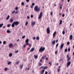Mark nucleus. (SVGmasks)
Returning <instances> with one entry per match:
<instances>
[{"mask_svg": "<svg viewBox=\"0 0 74 74\" xmlns=\"http://www.w3.org/2000/svg\"><path fill=\"white\" fill-rule=\"evenodd\" d=\"M60 8L62 10V6H59Z\"/></svg>", "mask_w": 74, "mask_h": 74, "instance_id": "obj_60", "label": "nucleus"}, {"mask_svg": "<svg viewBox=\"0 0 74 74\" xmlns=\"http://www.w3.org/2000/svg\"><path fill=\"white\" fill-rule=\"evenodd\" d=\"M65 52H67V49H65Z\"/></svg>", "mask_w": 74, "mask_h": 74, "instance_id": "obj_46", "label": "nucleus"}, {"mask_svg": "<svg viewBox=\"0 0 74 74\" xmlns=\"http://www.w3.org/2000/svg\"><path fill=\"white\" fill-rule=\"evenodd\" d=\"M44 71H45V69H42L41 70V71L40 72V74H43L44 73Z\"/></svg>", "mask_w": 74, "mask_h": 74, "instance_id": "obj_9", "label": "nucleus"}, {"mask_svg": "<svg viewBox=\"0 0 74 74\" xmlns=\"http://www.w3.org/2000/svg\"><path fill=\"white\" fill-rule=\"evenodd\" d=\"M38 66H42V64H41V63L39 62L38 63Z\"/></svg>", "mask_w": 74, "mask_h": 74, "instance_id": "obj_26", "label": "nucleus"}, {"mask_svg": "<svg viewBox=\"0 0 74 74\" xmlns=\"http://www.w3.org/2000/svg\"><path fill=\"white\" fill-rule=\"evenodd\" d=\"M34 10L36 12H39L40 11V8H38V6H35L34 8Z\"/></svg>", "mask_w": 74, "mask_h": 74, "instance_id": "obj_1", "label": "nucleus"}, {"mask_svg": "<svg viewBox=\"0 0 74 74\" xmlns=\"http://www.w3.org/2000/svg\"><path fill=\"white\" fill-rule=\"evenodd\" d=\"M28 24V22L27 21L25 23V26H27Z\"/></svg>", "mask_w": 74, "mask_h": 74, "instance_id": "obj_35", "label": "nucleus"}, {"mask_svg": "<svg viewBox=\"0 0 74 74\" xmlns=\"http://www.w3.org/2000/svg\"><path fill=\"white\" fill-rule=\"evenodd\" d=\"M34 5H35V3H33L32 4V5L33 6Z\"/></svg>", "mask_w": 74, "mask_h": 74, "instance_id": "obj_56", "label": "nucleus"}, {"mask_svg": "<svg viewBox=\"0 0 74 74\" xmlns=\"http://www.w3.org/2000/svg\"><path fill=\"white\" fill-rule=\"evenodd\" d=\"M9 18H10V16L8 15V17H7V18H6V20H8V19H9Z\"/></svg>", "mask_w": 74, "mask_h": 74, "instance_id": "obj_28", "label": "nucleus"}, {"mask_svg": "<svg viewBox=\"0 0 74 74\" xmlns=\"http://www.w3.org/2000/svg\"><path fill=\"white\" fill-rule=\"evenodd\" d=\"M68 59L67 60V61H70V60L71 59V57H69V58H68Z\"/></svg>", "mask_w": 74, "mask_h": 74, "instance_id": "obj_22", "label": "nucleus"}, {"mask_svg": "<svg viewBox=\"0 0 74 74\" xmlns=\"http://www.w3.org/2000/svg\"><path fill=\"white\" fill-rule=\"evenodd\" d=\"M57 71L58 72H60V69H58V70H57Z\"/></svg>", "mask_w": 74, "mask_h": 74, "instance_id": "obj_51", "label": "nucleus"}, {"mask_svg": "<svg viewBox=\"0 0 74 74\" xmlns=\"http://www.w3.org/2000/svg\"><path fill=\"white\" fill-rule=\"evenodd\" d=\"M15 9L16 10H17L18 9V7H16V8H15Z\"/></svg>", "mask_w": 74, "mask_h": 74, "instance_id": "obj_42", "label": "nucleus"}, {"mask_svg": "<svg viewBox=\"0 0 74 74\" xmlns=\"http://www.w3.org/2000/svg\"><path fill=\"white\" fill-rule=\"evenodd\" d=\"M31 18H33V15H31Z\"/></svg>", "mask_w": 74, "mask_h": 74, "instance_id": "obj_52", "label": "nucleus"}, {"mask_svg": "<svg viewBox=\"0 0 74 74\" xmlns=\"http://www.w3.org/2000/svg\"><path fill=\"white\" fill-rule=\"evenodd\" d=\"M55 54H57V53H58V51H56L55 52Z\"/></svg>", "mask_w": 74, "mask_h": 74, "instance_id": "obj_57", "label": "nucleus"}, {"mask_svg": "<svg viewBox=\"0 0 74 74\" xmlns=\"http://www.w3.org/2000/svg\"><path fill=\"white\" fill-rule=\"evenodd\" d=\"M11 24H8L7 25V27H9L11 26Z\"/></svg>", "mask_w": 74, "mask_h": 74, "instance_id": "obj_31", "label": "nucleus"}, {"mask_svg": "<svg viewBox=\"0 0 74 74\" xmlns=\"http://www.w3.org/2000/svg\"><path fill=\"white\" fill-rule=\"evenodd\" d=\"M7 33H11V32L9 30H8L7 31Z\"/></svg>", "mask_w": 74, "mask_h": 74, "instance_id": "obj_17", "label": "nucleus"}, {"mask_svg": "<svg viewBox=\"0 0 74 74\" xmlns=\"http://www.w3.org/2000/svg\"><path fill=\"white\" fill-rule=\"evenodd\" d=\"M29 45V47H30H30H32V45H30V44H29V45Z\"/></svg>", "mask_w": 74, "mask_h": 74, "instance_id": "obj_62", "label": "nucleus"}, {"mask_svg": "<svg viewBox=\"0 0 74 74\" xmlns=\"http://www.w3.org/2000/svg\"><path fill=\"white\" fill-rule=\"evenodd\" d=\"M42 12H41L39 16L38 19H40V18H41L42 17Z\"/></svg>", "mask_w": 74, "mask_h": 74, "instance_id": "obj_6", "label": "nucleus"}, {"mask_svg": "<svg viewBox=\"0 0 74 74\" xmlns=\"http://www.w3.org/2000/svg\"><path fill=\"white\" fill-rule=\"evenodd\" d=\"M40 39V38H39V37L37 36L36 37V39L37 40H38Z\"/></svg>", "mask_w": 74, "mask_h": 74, "instance_id": "obj_27", "label": "nucleus"}, {"mask_svg": "<svg viewBox=\"0 0 74 74\" xmlns=\"http://www.w3.org/2000/svg\"><path fill=\"white\" fill-rule=\"evenodd\" d=\"M26 45H26V44H25V45H24V46H23L24 48H26Z\"/></svg>", "mask_w": 74, "mask_h": 74, "instance_id": "obj_45", "label": "nucleus"}, {"mask_svg": "<svg viewBox=\"0 0 74 74\" xmlns=\"http://www.w3.org/2000/svg\"><path fill=\"white\" fill-rule=\"evenodd\" d=\"M11 63H12L11 62L8 61V65H9V64H11Z\"/></svg>", "mask_w": 74, "mask_h": 74, "instance_id": "obj_19", "label": "nucleus"}, {"mask_svg": "<svg viewBox=\"0 0 74 74\" xmlns=\"http://www.w3.org/2000/svg\"><path fill=\"white\" fill-rule=\"evenodd\" d=\"M62 20H61L60 21V22L59 25H61V24H62Z\"/></svg>", "mask_w": 74, "mask_h": 74, "instance_id": "obj_25", "label": "nucleus"}, {"mask_svg": "<svg viewBox=\"0 0 74 74\" xmlns=\"http://www.w3.org/2000/svg\"><path fill=\"white\" fill-rule=\"evenodd\" d=\"M64 43H62L61 44V46L60 47V49H63V47H64Z\"/></svg>", "mask_w": 74, "mask_h": 74, "instance_id": "obj_5", "label": "nucleus"}, {"mask_svg": "<svg viewBox=\"0 0 74 74\" xmlns=\"http://www.w3.org/2000/svg\"><path fill=\"white\" fill-rule=\"evenodd\" d=\"M56 32H55L53 33V38H55V35H56Z\"/></svg>", "mask_w": 74, "mask_h": 74, "instance_id": "obj_10", "label": "nucleus"}, {"mask_svg": "<svg viewBox=\"0 0 74 74\" xmlns=\"http://www.w3.org/2000/svg\"><path fill=\"white\" fill-rule=\"evenodd\" d=\"M63 34H65V32L63 31L62 32Z\"/></svg>", "mask_w": 74, "mask_h": 74, "instance_id": "obj_41", "label": "nucleus"}, {"mask_svg": "<svg viewBox=\"0 0 74 74\" xmlns=\"http://www.w3.org/2000/svg\"><path fill=\"white\" fill-rule=\"evenodd\" d=\"M45 47H41L40 48L39 50V51L40 52H41L44 51V50H45Z\"/></svg>", "mask_w": 74, "mask_h": 74, "instance_id": "obj_2", "label": "nucleus"}, {"mask_svg": "<svg viewBox=\"0 0 74 74\" xmlns=\"http://www.w3.org/2000/svg\"><path fill=\"white\" fill-rule=\"evenodd\" d=\"M46 57V56H45V57L44 56H42V59H45V57Z\"/></svg>", "mask_w": 74, "mask_h": 74, "instance_id": "obj_29", "label": "nucleus"}, {"mask_svg": "<svg viewBox=\"0 0 74 74\" xmlns=\"http://www.w3.org/2000/svg\"><path fill=\"white\" fill-rule=\"evenodd\" d=\"M58 45H59V43H57L56 45V48H57V47H58Z\"/></svg>", "mask_w": 74, "mask_h": 74, "instance_id": "obj_39", "label": "nucleus"}, {"mask_svg": "<svg viewBox=\"0 0 74 74\" xmlns=\"http://www.w3.org/2000/svg\"><path fill=\"white\" fill-rule=\"evenodd\" d=\"M34 48H32L30 50V51L32 52H33L34 51Z\"/></svg>", "mask_w": 74, "mask_h": 74, "instance_id": "obj_12", "label": "nucleus"}, {"mask_svg": "<svg viewBox=\"0 0 74 74\" xmlns=\"http://www.w3.org/2000/svg\"><path fill=\"white\" fill-rule=\"evenodd\" d=\"M52 44L53 45H55V40H54L52 42Z\"/></svg>", "mask_w": 74, "mask_h": 74, "instance_id": "obj_18", "label": "nucleus"}, {"mask_svg": "<svg viewBox=\"0 0 74 74\" xmlns=\"http://www.w3.org/2000/svg\"><path fill=\"white\" fill-rule=\"evenodd\" d=\"M25 42H26V45H29V39H27L25 40Z\"/></svg>", "mask_w": 74, "mask_h": 74, "instance_id": "obj_4", "label": "nucleus"}, {"mask_svg": "<svg viewBox=\"0 0 74 74\" xmlns=\"http://www.w3.org/2000/svg\"><path fill=\"white\" fill-rule=\"evenodd\" d=\"M3 24H0V27H1L3 26Z\"/></svg>", "mask_w": 74, "mask_h": 74, "instance_id": "obj_34", "label": "nucleus"}, {"mask_svg": "<svg viewBox=\"0 0 74 74\" xmlns=\"http://www.w3.org/2000/svg\"><path fill=\"white\" fill-rule=\"evenodd\" d=\"M56 43H57V42H58V40H56Z\"/></svg>", "mask_w": 74, "mask_h": 74, "instance_id": "obj_59", "label": "nucleus"}, {"mask_svg": "<svg viewBox=\"0 0 74 74\" xmlns=\"http://www.w3.org/2000/svg\"><path fill=\"white\" fill-rule=\"evenodd\" d=\"M42 68H43V69H44V66H41V67H40V69H41Z\"/></svg>", "mask_w": 74, "mask_h": 74, "instance_id": "obj_54", "label": "nucleus"}, {"mask_svg": "<svg viewBox=\"0 0 74 74\" xmlns=\"http://www.w3.org/2000/svg\"><path fill=\"white\" fill-rule=\"evenodd\" d=\"M18 11H16L15 13V14H18Z\"/></svg>", "mask_w": 74, "mask_h": 74, "instance_id": "obj_64", "label": "nucleus"}, {"mask_svg": "<svg viewBox=\"0 0 74 74\" xmlns=\"http://www.w3.org/2000/svg\"><path fill=\"white\" fill-rule=\"evenodd\" d=\"M8 69L7 68H4V70L5 71H7V70Z\"/></svg>", "mask_w": 74, "mask_h": 74, "instance_id": "obj_32", "label": "nucleus"}, {"mask_svg": "<svg viewBox=\"0 0 74 74\" xmlns=\"http://www.w3.org/2000/svg\"><path fill=\"white\" fill-rule=\"evenodd\" d=\"M68 52H70V48L69 47L68 49Z\"/></svg>", "mask_w": 74, "mask_h": 74, "instance_id": "obj_36", "label": "nucleus"}, {"mask_svg": "<svg viewBox=\"0 0 74 74\" xmlns=\"http://www.w3.org/2000/svg\"><path fill=\"white\" fill-rule=\"evenodd\" d=\"M42 59H40V62H42Z\"/></svg>", "mask_w": 74, "mask_h": 74, "instance_id": "obj_55", "label": "nucleus"}, {"mask_svg": "<svg viewBox=\"0 0 74 74\" xmlns=\"http://www.w3.org/2000/svg\"><path fill=\"white\" fill-rule=\"evenodd\" d=\"M6 43V42L5 41H4L3 42V44H5V43Z\"/></svg>", "mask_w": 74, "mask_h": 74, "instance_id": "obj_37", "label": "nucleus"}, {"mask_svg": "<svg viewBox=\"0 0 74 74\" xmlns=\"http://www.w3.org/2000/svg\"><path fill=\"white\" fill-rule=\"evenodd\" d=\"M10 22H11V23H12V22H13V19H10Z\"/></svg>", "mask_w": 74, "mask_h": 74, "instance_id": "obj_21", "label": "nucleus"}, {"mask_svg": "<svg viewBox=\"0 0 74 74\" xmlns=\"http://www.w3.org/2000/svg\"><path fill=\"white\" fill-rule=\"evenodd\" d=\"M33 5H32V6H31V8H33Z\"/></svg>", "mask_w": 74, "mask_h": 74, "instance_id": "obj_63", "label": "nucleus"}, {"mask_svg": "<svg viewBox=\"0 0 74 74\" xmlns=\"http://www.w3.org/2000/svg\"><path fill=\"white\" fill-rule=\"evenodd\" d=\"M15 10H14L12 12V14H14V12H15Z\"/></svg>", "mask_w": 74, "mask_h": 74, "instance_id": "obj_61", "label": "nucleus"}, {"mask_svg": "<svg viewBox=\"0 0 74 74\" xmlns=\"http://www.w3.org/2000/svg\"><path fill=\"white\" fill-rule=\"evenodd\" d=\"M69 39L70 40H71L73 39V35H71L70 36Z\"/></svg>", "mask_w": 74, "mask_h": 74, "instance_id": "obj_11", "label": "nucleus"}, {"mask_svg": "<svg viewBox=\"0 0 74 74\" xmlns=\"http://www.w3.org/2000/svg\"><path fill=\"white\" fill-rule=\"evenodd\" d=\"M13 45L12 44H10L9 45V47L10 48H12V47Z\"/></svg>", "mask_w": 74, "mask_h": 74, "instance_id": "obj_13", "label": "nucleus"}, {"mask_svg": "<svg viewBox=\"0 0 74 74\" xmlns=\"http://www.w3.org/2000/svg\"><path fill=\"white\" fill-rule=\"evenodd\" d=\"M21 5H25V3H24V2H23L21 3Z\"/></svg>", "mask_w": 74, "mask_h": 74, "instance_id": "obj_30", "label": "nucleus"}, {"mask_svg": "<svg viewBox=\"0 0 74 74\" xmlns=\"http://www.w3.org/2000/svg\"><path fill=\"white\" fill-rule=\"evenodd\" d=\"M13 23L15 25V26H17L19 24V22L17 21H16L13 22Z\"/></svg>", "mask_w": 74, "mask_h": 74, "instance_id": "obj_7", "label": "nucleus"}, {"mask_svg": "<svg viewBox=\"0 0 74 74\" xmlns=\"http://www.w3.org/2000/svg\"><path fill=\"white\" fill-rule=\"evenodd\" d=\"M32 39H33V40H35V39H36V37L34 36V37H33Z\"/></svg>", "mask_w": 74, "mask_h": 74, "instance_id": "obj_40", "label": "nucleus"}, {"mask_svg": "<svg viewBox=\"0 0 74 74\" xmlns=\"http://www.w3.org/2000/svg\"><path fill=\"white\" fill-rule=\"evenodd\" d=\"M18 50H17V51H15V53H18Z\"/></svg>", "mask_w": 74, "mask_h": 74, "instance_id": "obj_58", "label": "nucleus"}, {"mask_svg": "<svg viewBox=\"0 0 74 74\" xmlns=\"http://www.w3.org/2000/svg\"><path fill=\"white\" fill-rule=\"evenodd\" d=\"M46 31L47 34L50 33V29H49V27H48L47 28Z\"/></svg>", "mask_w": 74, "mask_h": 74, "instance_id": "obj_3", "label": "nucleus"}, {"mask_svg": "<svg viewBox=\"0 0 74 74\" xmlns=\"http://www.w3.org/2000/svg\"><path fill=\"white\" fill-rule=\"evenodd\" d=\"M25 37H26V36H25V35L23 36L22 37V38H25Z\"/></svg>", "mask_w": 74, "mask_h": 74, "instance_id": "obj_38", "label": "nucleus"}, {"mask_svg": "<svg viewBox=\"0 0 74 74\" xmlns=\"http://www.w3.org/2000/svg\"><path fill=\"white\" fill-rule=\"evenodd\" d=\"M14 26H15V24H14L13 23L12 25V27H14Z\"/></svg>", "mask_w": 74, "mask_h": 74, "instance_id": "obj_24", "label": "nucleus"}, {"mask_svg": "<svg viewBox=\"0 0 74 74\" xmlns=\"http://www.w3.org/2000/svg\"><path fill=\"white\" fill-rule=\"evenodd\" d=\"M65 16V15L64 14H63L62 15V17H64Z\"/></svg>", "mask_w": 74, "mask_h": 74, "instance_id": "obj_49", "label": "nucleus"}, {"mask_svg": "<svg viewBox=\"0 0 74 74\" xmlns=\"http://www.w3.org/2000/svg\"><path fill=\"white\" fill-rule=\"evenodd\" d=\"M23 66V64L20 65V67L21 69H22Z\"/></svg>", "mask_w": 74, "mask_h": 74, "instance_id": "obj_14", "label": "nucleus"}, {"mask_svg": "<svg viewBox=\"0 0 74 74\" xmlns=\"http://www.w3.org/2000/svg\"><path fill=\"white\" fill-rule=\"evenodd\" d=\"M71 64V62L69 61L67 63V67H69Z\"/></svg>", "mask_w": 74, "mask_h": 74, "instance_id": "obj_8", "label": "nucleus"}, {"mask_svg": "<svg viewBox=\"0 0 74 74\" xmlns=\"http://www.w3.org/2000/svg\"><path fill=\"white\" fill-rule=\"evenodd\" d=\"M27 18L28 19H30V17L29 16H27Z\"/></svg>", "mask_w": 74, "mask_h": 74, "instance_id": "obj_47", "label": "nucleus"}, {"mask_svg": "<svg viewBox=\"0 0 74 74\" xmlns=\"http://www.w3.org/2000/svg\"><path fill=\"white\" fill-rule=\"evenodd\" d=\"M34 57L35 59H37L38 58V56H36V55H34Z\"/></svg>", "mask_w": 74, "mask_h": 74, "instance_id": "obj_15", "label": "nucleus"}, {"mask_svg": "<svg viewBox=\"0 0 74 74\" xmlns=\"http://www.w3.org/2000/svg\"><path fill=\"white\" fill-rule=\"evenodd\" d=\"M49 64L50 65V66H52V63H51V62H49Z\"/></svg>", "mask_w": 74, "mask_h": 74, "instance_id": "obj_43", "label": "nucleus"}, {"mask_svg": "<svg viewBox=\"0 0 74 74\" xmlns=\"http://www.w3.org/2000/svg\"><path fill=\"white\" fill-rule=\"evenodd\" d=\"M32 24L33 25H36V22H32Z\"/></svg>", "mask_w": 74, "mask_h": 74, "instance_id": "obj_16", "label": "nucleus"}, {"mask_svg": "<svg viewBox=\"0 0 74 74\" xmlns=\"http://www.w3.org/2000/svg\"><path fill=\"white\" fill-rule=\"evenodd\" d=\"M53 14V13L52 12H51V15L52 16V15Z\"/></svg>", "mask_w": 74, "mask_h": 74, "instance_id": "obj_48", "label": "nucleus"}, {"mask_svg": "<svg viewBox=\"0 0 74 74\" xmlns=\"http://www.w3.org/2000/svg\"><path fill=\"white\" fill-rule=\"evenodd\" d=\"M69 55H67L66 56V58H69Z\"/></svg>", "mask_w": 74, "mask_h": 74, "instance_id": "obj_50", "label": "nucleus"}, {"mask_svg": "<svg viewBox=\"0 0 74 74\" xmlns=\"http://www.w3.org/2000/svg\"><path fill=\"white\" fill-rule=\"evenodd\" d=\"M12 53H10L9 54V57H11V56H12Z\"/></svg>", "mask_w": 74, "mask_h": 74, "instance_id": "obj_23", "label": "nucleus"}, {"mask_svg": "<svg viewBox=\"0 0 74 74\" xmlns=\"http://www.w3.org/2000/svg\"><path fill=\"white\" fill-rule=\"evenodd\" d=\"M30 49V47L28 48H27V51H29V49Z\"/></svg>", "mask_w": 74, "mask_h": 74, "instance_id": "obj_53", "label": "nucleus"}, {"mask_svg": "<svg viewBox=\"0 0 74 74\" xmlns=\"http://www.w3.org/2000/svg\"><path fill=\"white\" fill-rule=\"evenodd\" d=\"M59 5L60 6L62 7V6L63 5L62 4H59Z\"/></svg>", "mask_w": 74, "mask_h": 74, "instance_id": "obj_44", "label": "nucleus"}, {"mask_svg": "<svg viewBox=\"0 0 74 74\" xmlns=\"http://www.w3.org/2000/svg\"><path fill=\"white\" fill-rule=\"evenodd\" d=\"M48 68V67L47 66H45V67L43 66V69L44 70L45 69H47Z\"/></svg>", "mask_w": 74, "mask_h": 74, "instance_id": "obj_20", "label": "nucleus"}, {"mask_svg": "<svg viewBox=\"0 0 74 74\" xmlns=\"http://www.w3.org/2000/svg\"><path fill=\"white\" fill-rule=\"evenodd\" d=\"M70 44V42H68L67 43V45H69Z\"/></svg>", "mask_w": 74, "mask_h": 74, "instance_id": "obj_33", "label": "nucleus"}]
</instances>
